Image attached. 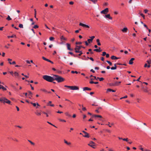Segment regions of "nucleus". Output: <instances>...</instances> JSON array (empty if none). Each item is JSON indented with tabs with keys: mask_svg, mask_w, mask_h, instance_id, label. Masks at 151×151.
<instances>
[{
	"mask_svg": "<svg viewBox=\"0 0 151 151\" xmlns=\"http://www.w3.org/2000/svg\"><path fill=\"white\" fill-rule=\"evenodd\" d=\"M13 75H14V76H15V77H19V73L16 72H14V73Z\"/></svg>",
	"mask_w": 151,
	"mask_h": 151,
	"instance_id": "nucleus-13",
	"label": "nucleus"
},
{
	"mask_svg": "<svg viewBox=\"0 0 151 151\" xmlns=\"http://www.w3.org/2000/svg\"><path fill=\"white\" fill-rule=\"evenodd\" d=\"M148 12V10L147 9H145L144 10V12L145 13H147Z\"/></svg>",
	"mask_w": 151,
	"mask_h": 151,
	"instance_id": "nucleus-49",
	"label": "nucleus"
},
{
	"mask_svg": "<svg viewBox=\"0 0 151 151\" xmlns=\"http://www.w3.org/2000/svg\"><path fill=\"white\" fill-rule=\"evenodd\" d=\"M7 60L9 61V63L10 62H11V61L12 60V59L10 58H8Z\"/></svg>",
	"mask_w": 151,
	"mask_h": 151,
	"instance_id": "nucleus-44",
	"label": "nucleus"
},
{
	"mask_svg": "<svg viewBox=\"0 0 151 151\" xmlns=\"http://www.w3.org/2000/svg\"><path fill=\"white\" fill-rule=\"evenodd\" d=\"M93 116L95 117H99L100 118H102V116L101 115H93Z\"/></svg>",
	"mask_w": 151,
	"mask_h": 151,
	"instance_id": "nucleus-23",
	"label": "nucleus"
},
{
	"mask_svg": "<svg viewBox=\"0 0 151 151\" xmlns=\"http://www.w3.org/2000/svg\"><path fill=\"white\" fill-rule=\"evenodd\" d=\"M35 114L37 116H40L41 115V113L40 112H39L38 111H37L35 113Z\"/></svg>",
	"mask_w": 151,
	"mask_h": 151,
	"instance_id": "nucleus-25",
	"label": "nucleus"
},
{
	"mask_svg": "<svg viewBox=\"0 0 151 151\" xmlns=\"http://www.w3.org/2000/svg\"><path fill=\"white\" fill-rule=\"evenodd\" d=\"M88 42L89 43H90L91 42H92V39H88Z\"/></svg>",
	"mask_w": 151,
	"mask_h": 151,
	"instance_id": "nucleus-39",
	"label": "nucleus"
},
{
	"mask_svg": "<svg viewBox=\"0 0 151 151\" xmlns=\"http://www.w3.org/2000/svg\"><path fill=\"white\" fill-rule=\"evenodd\" d=\"M11 38H13L14 37H15V38L16 37V35H12L11 36Z\"/></svg>",
	"mask_w": 151,
	"mask_h": 151,
	"instance_id": "nucleus-43",
	"label": "nucleus"
},
{
	"mask_svg": "<svg viewBox=\"0 0 151 151\" xmlns=\"http://www.w3.org/2000/svg\"><path fill=\"white\" fill-rule=\"evenodd\" d=\"M88 145L93 148H95L96 144L94 142L92 141H90L89 143L88 144Z\"/></svg>",
	"mask_w": 151,
	"mask_h": 151,
	"instance_id": "nucleus-4",
	"label": "nucleus"
},
{
	"mask_svg": "<svg viewBox=\"0 0 151 151\" xmlns=\"http://www.w3.org/2000/svg\"><path fill=\"white\" fill-rule=\"evenodd\" d=\"M96 42L97 43V45H98L100 46L101 45V43L100 42V40L99 39H98L96 40Z\"/></svg>",
	"mask_w": 151,
	"mask_h": 151,
	"instance_id": "nucleus-22",
	"label": "nucleus"
},
{
	"mask_svg": "<svg viewBox=\"0 0 151 151\" xmlns=\"http://www.w3.org/2000/svg\"><path fill=\"white\" fill-rule=\"evenodd\" d=\"M68 53H69V54H70V55H73V56H74V57H75V55H74L73 54V53L72 52H68Z\"/></svg>",
	"mask_w": 151,
	"mask_h": 151,
	"instance_id": "nucleus-45",
	"label": "nucleus"
},
{
	"mask_svg": "<svg viewBox=\"0 0 151 151\" xmlns=\"http://www.w3.org/2000/svg\"><path fill=\"white\" fill-rule=\"evenodd\" d=\"M82 46H76V47L75 48V52L76 53H78L80 51V49H81Z\"/></svg>",
	"mask_w": 151,
	"mask_h": 151,
	"instance_id": "nucleus-6",
	"label": "nucleus"
},
{
	"mask_svg": "<svg viewBox=\"0 0 151 151\" xmlns=\"http://www.w3.org/2000/svg\"><path fill=\"white\" fill-rule=\"evenodd\" d=\"M85 135L84 136H83V137H86L88 138L89 137V136H88V134L87 132L86 134H85Z\"/></svg>",
	"mask_w": 151,
	"mask_h": 151,
	"instance_id": "nucleus-28",
	"label": "nucleus"
},
{
	"mask_svg": "<svg viewBox=\"0 0 151 151\" xmlns=\"http://www.w3.org/2000/svg\"><path fill=\"white\" fill-rule=\"evenodd\" d=\"M144 151H151V150H150L145 149L144 150Z\"/></svg>",
	"mask_w": 151,
	"mask_h": 151,
	"instance_id": "nucleus-63",
	"label": "nucleus"
},
{
	"mask_svg": "<svg viewBox=\"0 0 151 151\" xmlns=\"http://www.w3.org/2000/svg\"><path fill=\"white\" fill-rule=\"evenodd\" d=\"M106 57L107 58H109V54H106Z\"/></svg>",
	"mask_w": 151,
	"mask_h": 151,
	"instance_id": "nucleus-56",
	"label": "nucleus"
},
{
	"mask_svg": "<svg viewBox=\"0 0 151 151\" xmlns=\"http://www.w3.org/2000/svg\"><path fill=\"white\" fill-rule=\"evenodd\" d=\"M104 17L106 18H108L110 19H112V17L110 16V14H107V15H106Z\"/></svg>",
	"mask_w": 151,
	"mask_h": 151,
	"instance_id": "nucleus-10",
	"label": "nucleus"
},
{
	"mask_svg": "<svg viewBox=\"0 0 151 151\" xmlns=\"http://www.w3.org/2000/svg\"><path fill=\"white\" fill-rule=\"evenodd\" d=\"M0 101L4 104L6 103L11 105V101L4 97L2 96L0 97Z\"/></svg>",
	"mask_w": 151,
	"mask_h": 151,
	"instance_id": "nucleus-2",
	"label": "nucleus"
},
{
	"mask_svg": "<svg viewBox=\"0 0 151 151\" xmlns=\"http://www.w3.org/2000/svg\"><path fill=\"white\" fill-rule=\"evenodd\" d=\"M109 12V9L108 8H106L104 10L101 12L102 14H106Z\"/></svg>",
	"mask_w": 151,
	"mask_h": 151,
	"instance_id": "nucleus-7",
	"label": "nucleus"
},
{
	"mask_svg": "<svg viewBox=\"0 0 151 151\" xmlns=\"http://www.w3.org/2000/svg\"><path fill=\"white\" fill-rule=\"evenodd\" d=\"M91 71L93 73H95V71L94 70H93V69H92L91 70Z\"/></svg>",
	"mask_w": 151,
	"mask_h": 151,
	"instance_id": "nucleus-64",
	"label": "nucleus"
},
{
	"mask_svg": "<svg viewBox=\"0 0 151 151\" xmlns=\"http://www.w3.org/2000/svg\"><path fill=\"white\" fill-rule=\"evenodd\" d=\"M106 52H102V55L103 56H105L106 55Z\"/></svg>",
	"mask_w": 151,
	"mask_h": 151,
	"instance_id": "nucleus-46",
	"label": "nucleus"
},
{
	"mask_svg": "<svg viewBox=\"0 0 151 151\" xmlns=\"http://www.w3.org/2000/svg\"><path fill=\"white\" fill-rule=\"evenodd\" d=\"M26 63L28 64H30V61H29L28 60H26Z\"/></svg>",
	"mask_w": 151,
	"mask_h": 151,
	"instance_id": "nucleus-54",
	"label": "nucleus"
},
{
	"mask_svg": "<svg viewBox=\"0 0 151 151\" xmlns=\"http://www.w3.org/2000/svg\"><path fill=\"white\" fill-rule=\"evenodd\" d=\"M79 25L80 26H82L83 27H86V28H89L90 27L88 25L84 24L82 23H81V22L79 23Z\"/></svg>",
	"mask_w": 151,
	"mask_h": 151,
	"instance_id": "nucleus-8",
	"label": "nucleus"
},
{
	"mask_svg": "<svg viewBox=\"0 0 151 151\" xmlns=\"http://www.w3.org/2000/svg\"><path fill=\"white\" fill-rule=\"evenodd\" d=\"M67 46L68 49L70 50H72L73 49L70 48V45L69 44L67 43Z\"/></svg>",
	"mask_w": 151,
	"mask_h": 151,
	"instance_id": "nucleus-12",
	"label": "nucleus"
},
{
	"mask_svg": "<svg viewBox=\"0 0 151 151\" xmlns=\"http://www.w3.org/2000/svg\"><path fill=\"white\" fill-rule=\"evenodd\" d=\"M114 13L115 14H118V12L117 11H115L114 12Z\"/></svg>",
	"mask_w": 151,
	"mask_h": 151,
	"instance_id": "nucleus-59",
	"label": "nucleus"
},
{
	"mask_svg": "<svg viewBox=\"0 0 151 151\" xmlns=\"http://www.w3.org/2000/svg\"><path fill=\"white\" fill-rule=\"evenodd\" d=\"M6 19H7V20H12V19L10 18V17L8 15L7 17V18Z\"/></svg>",
	"mask_w": 151,
	"mask_h": 151,
	"instance_id": "nucleus-29",
	"label": "nucleus"
},
{
	"mask_svg": "<svg viewBox=\"0 0 151 151\" xmlns=\"http://www.w3.org/2000/svg\"><path fill=\"white\" fill-rule=\"evenodd\" d=\"M71 73H78V72L77 71H71Z\"/></svg>",
	"mask_w": 151,
	"mask_h": 151,
	"instance_id": "nucleus-38",
	"label": "nucleus"
},
{
	"mask_svg": "<svg viewBox=\"0 0 151 151\" xmlns=\"http://www.w3.org/2000/svg\"><path fill=\"white\" fill-rule=\"evenodd\" d=\"M67 88H69L72 90H78L79 88L77 86H67Z\"/></svg>",
	"mask_w": 151,
	"mask_h": 151,
	"instance_id": "nucleus-5",
	"label": "nucleus"
},
{
	"mask_svg": "<svg viewBox=\"0 0 151 151\" xmlns=\"http://www.w3.org/2000/svg\"><path fill=\"white\" fill-rule=\"evenodd\" d=\"M90 37L91 38V39H92V40H93V39L95 38V36H93L92 37Z\"/></svg>",
	"mask_w": 151,
	"mask_h": 151,
	"instance_id": "nucleus-50",
	"label": "nucleus"
},
{
	"mask_svg": "<svg viewBox=\"0 0 151 151\" xmlns=\"http://www.w3.org/2000/svg\"><path fill=\"white\" fill-rule=\"evenodd\" d=\"M30 104H32L33 106L34 107H36V105H37V106L36 107V108H38V106H40V105L38 104V103H37L36 104L35 103H33L32 102H30Z\"/></svg>",
	"mask_w": 151,
	"mask_h": 151,
	"instance_id": "nucleus-9",
	"label": "nucleus"
},
{
	"mask_svg": "<svg viewBox=\"0 0 151 151\" xmlns=\"http://www.w3.org/2000/svg\"><path fill=\"white\" fill-rule=\"evenodd\" d=\"M12 139L14 141H16V142H18V140L17 139H16V138H12Z\"/></svg>",
	"mask_w": 151,
	"mask_h": 151,
	"instance_id": "nucleus-41",
	"label": "nucleus"
},
{
	"mask_svg": "<svg viewBox=\"0 0 151 151\" xmlns=\"http://www.w3.org/2000/svg\"><path fill=\"white\" fill-rule=\"evenodd\" d=\"M106 62L109 64L110 65H112V63L109 61L107 60Z\"/></svg>",
	"mask_w": 151,
	"mask_h": 151,
	"instance_id": "nucleus-33",
	"label": "nucleus"
},
{
	"mask_svg": "<svg viewBox=\"0 0 151 151\" xmlns=\"http://www.w3.org/2000/svg\"><path fill=\"white\" fill-rule=\"evenodd\" d=\"M111 70H115L116 68L115 67H112L111 68Z\"/></svg>",
	"mask_w": 151,
	"mask_h": 151,
	"instance_id": "nucleus-42",
	"label": "nucleus"
},
{
	"mask_svg": "<svg viewBox=\"0 0 151 151\" xmlns=\"http://www.w3.org/2000/svg\"><path fill=\"white\" fill-rule=\"evenodd\" d=\"M108 151H113V150L112 148H110L108 149Z\"/></svg>",
	"mask_w": 151,
	"mask_h": 151,
	"instance_id": "nucleus-52",
	"label": "nucleus"
},
{
	"mask_svg": "<svg viewBox=\"0 0 151 151\" xmlns=\"http://www.w3.org/2000/svg\"><path fill=\"white\" fill-rule=\"evenodd\" d=\"M42 58L44 60H46V61H47L48 62H51V61H50V60L47 59L46 58H45V57H42Z\"/></svg>",
	"mask_w": 151,
	"mask_h": 151,
	"instance_id": "nucleus-19",
	"label": "nucleus"
},
{
	"mask_svg": "<svg viewBox=\"0 0 151 151\" xmlns=\"http://www.w3.org/2000/svg\"><path fill=\"white\" fill-rule=\"evenodd\" d=\"M97 78H98V79L99 80V81H102L103 80H104V78H99V77H97Z\"/></svg>",
	"mask_w": 151,
	"mask_h": 151,
	"instance_id": "nucleus-27",
	"label": "nucleus"
},
{
	"mask_svg": "<svg viewBox=\"0 0 151 151\" xmlns=\"http://www.w3.org/2000/svg\"><path fill=\"white\" fill-rule=\"evenodd\" d=\"M42 78L44 79L49 82H52L54 81V76L52 77L47 75H44Z\"/></svg>",
	"mask_w": 151,
	"mask_h": 151,
	"instance_id": "nucleus-1",
	"label": "nucleus"
},
{
	"mask_svg": "<svg viewBox=\"0 0 151 151\" xmlns=\"http://www.w3.org/2000/svg\"><path fill=\"white\" fill-rule=\"evenodd\" d=\"M39 27L38 25H35L33 27V28H34V29H36V28H38Z\"/></svg>",
	"mask_w": 151,
	"mask_h": 151,
	"instance_id": "nucleus-30",
	"label": "nucleus"
},
{
	"mask_svg": "<svg viewBox=\"0 0 151 151\" xmlns=\"http://www.w3.org/2000/svg\"><path fill=\"white\" fill-rule=\"evenodd\" d=\"M128 30V29L127 27H124L122 29V30L123 32H126Z\"/></svg>",
	"mask_w": 151,
	"mask_h": 151,
	"instance_id": "nucleus-15",
	"label": "nucleus"
},
{
	"mask_svg": "<svg viewBox=\"0 0 151 151\" xmlns=\"http://www.w3.org/2000/svg\"><path fill=\"white\" fill-rule=\"evenodd\" d=\"M133 63V61H132L131 60H130L129 61V64L130 65H132Z\"/></svg>",
	"mask_w": 151,
	"mask_h": 151,
	"instance_id": "nucleus-36",
	"label": "nucleus"
},
{
	"mask_svg": "<svg viewBox=\"0 0 151 151\" xmlns=\"http://www.w3.org/2000/svg\"><path fill=\"white\" fill-rule=\"evenodd\" d=\"M82 110L84 111H86V109L85 107H83L82 108Z\"/></svg>",
	"mask_w": 151,
	"mask_h": 151,
	"instance_id": "nucleus-57",
	"label": "nucleus"
},
{
	"mask_svg": "<svg viewBox=\"0 0 151 151\" xmlns=\"http://www.w3.org/2000/svg\"><path fill=\"white\" fill-rule=\"evenodd\" d=\"M121 83V82H116L114 84V86H118V85L120 83Z\"/></svg>",
	"mask_w": 151,
	"mask_h": 151,
	"instance_id": "nucleus-24",
	"label": "nucleus"
},
{
	"mask_svg": "<svg viewBox=\"0 0 151 151\" xmlns=\"http://www.w3.org/2000/svg\"><path fill=\"white\" fill-rule=\"evenodd\" d=\"M73 3H74V2L73 1H70L69 2V4H73Z\"/></svg>",
	"mask_w": 151,
	"mask_h": 151,
	"instance_id": "nucleus-61",
	"label": "nucleus"
},
{
	"mask_svg": "<svg viewBox=\"0 0 151 151\" xmlns=\"http://www.w3.org/2000/svg\"><path fill=\"white\" fill-rule=\"evenodd\" d=\"M58 119L60 122H66V121L65 120L62 119L60 118H58Z\"/></svg>",
	"mask_w": 151,
	"mask_h": 151,
	"instance_id": "nucleus-18",
	"label": "nucleus"
},
{
	"mask_svg": "<svg viewBox=\"0 0 151 151\" xmlns=\"http://www.w3.org/2000/svg\"><path fill=\"white\" fill-rule=\"evenodd\" d=\"M89 58L90 59V60H92V61H93L94 60L93 58L91 57V58Z\"/></svg>",
	"mask_w": 151,
	"mask_h": 151,
	"instance_id": "nucleus-62",
	"label": "nucleus"
},
{
	"mask_svg": "<svg viewBox=\"0 0 151 151\" xmlns=\"http://www.w3.org/2000/svg\"><path fill=\"white\" fill-rule=\"evenodd\" d=\"M61 41H62L61 42H60V44H62L63 43V41L64 40H65V37H64L63 36H61L60 37Z\"/></svg>",
	"mask_w": 151,
	"mask_h": 151,
	"instance_id": "nucleus-11",
	"label": "nucleus"
},
{
	"mask_svg": "<svg viewBox=\"0 0 151 151\" xmlns=\"http://www.w3.org/2000/svg\"><path fill=\"white\" fill-rule=\"evenodd\" d=\"M56 112L57 113H59V114H61V113H63V112L62 111H57Z\"/></svg>",
	"mask_w": 151,
	"mask_h": 151,
	"instance_id": "nucleus-51",
	"label": "nucleus"
},
{
	"mask_svg": "<svg viewBox=\"0 0 151 151\" xmlns=\"http://www.w3.org/2000/svg\"><path fill=\"white\" fill-rule=\"evenodd\" d=\"M122 140L124 141H125L127 142L128 140V139L127 138H124L122 139Z\"/></svg>",
	"mask_w": 151,
	"mask_h": 151,
	"instance_id": "nucleus-40",
	"label": "nucleus"
},
{
	"mask_svg": "<svg viewBox=\"0 0 151 151\" xmlns=\"http://www.w3.org/2000/svg\"><path fill=\"white\" fill-rule=\"evenodd\" d=\"M47 123H48L49 124L55 127H56V126H55L54 125L52 124H51V123L49 122H47Z\"/></svg>",
	"mask_w": 151,
	"mask_h": 151,
	"instance_id": "nucleus-47",
	"label": "nucleus"
},
{
	"mask_svg": "<svg viewBox=\"0 0 151 151\" xmlns=\"http://www.w3.org/2000/svg\"><path fill=\"white\" fill-rule=\"evenodd\" d=\"M28 141L32 145H35V143L32 142V141L30 140H28Z\"/></svg>",
	"mask_w": 151,
	"mask_h": 151,
	"instance_id": "nucleus-34",
	"label": "nucleus"
},
{
	"mask_svg": "<svg viewBox=\"0 0 151 151\" xmlns=\"http://www.w3.org/2000/svg\"><path fill=\"white\" fill-rule=\"evenodd\" d=\"M56 80L58 82H61L63 81L64 79L63 78L57 75H54V81Z\"/></svg>",
	"mask_w": 151,
	"mask_h": 151,
	"instance_id": "nucleus-3",
	"label": "nucleus"
},
{
	"mask_svg": "<svg viewBox=\"0 0 151 151\" xmlns=\"http://www.w3.org/2000/svg\"><path fill=\"white\" fill-rule=\"evenodd\" d=\"M143 25H144V27H146L147 29H148V27H147V25L146 24H144Z\"/></svg>",
	"mask_w": 151,
	"mask_h": 151,
	"instance_id": "nucleus-53",
	"label": "nucleus"
},
{
	"mask_svg": "<svg viewBox=\"0 0 151 151\" xmlns=\"http://www.w3.org/2000/svg\"><path fill=\"white\" fill-rule=\"evenodd\" d=\"M9 64L10 65H14L16 64V62L15 61H13L12 62H10Z\"/></svg>",
	"mask_w": 151,
	"mask_h": 151,
	"instance_id": "nucleus-31",
	"label": "nucleus"
},
{
	"mask_svg": "<svg viewBox=\"0 0 151 151\" xmlns=\"http://www.w3.org/2000/svg\"><path fill=\"white\" fill-rule=\"evenodd\" d=\"M111 58L112 60L118 59L119 58L117 57L114 56L113 55L111 57Z\"/></svg>",
	"mask_w": 151,
	"mask_h": 151,
	"instance_id": "nucleus-14",
	"label": "nucleus"
},
{
	"mask_svg": "<svg viewBox=\"0 0 151 151\" xmlns=\"http://www.w3.org/2000/svg\"><path fill=\"white\" fill-rule=\"evenodd\" d=\"M140 15L143 17V19H145L144 15L142 13H140Z\"/></svg>",
	"mask_w": 151,
	"mask_h": 151,
	"instance_id": "nucleus-48",
	"label": "nucleus"
},
{
	"mask_svg": "<svg viewBox=\"0 0 151 151\" xmlns=\"http://www.w3.org/2000/svg\"><path fill=\"white\" fill-rule=\"evenodd\" d=\"M52 103V102L51 101H49V103H48V104H47V106H54V105L53 104H51Z\"/></svg>",
	"mask_w": 151,
	"mask_h": 151,
	"instance_id": "nucleus-20",
	"label": "nucleus"
},
{
	"mask_svg": "<svg viewBox=\"0 0 151 151\" xmlns=\"http://www.w3.org/2000/svg\"><path fill=\"white\" fill-rule=\"evenodd\" d=\"M54 38L53 37H50L49 38V40L50 41H52L54 40Z\"/></svg>",
	"mask_w": 151,
	"mask_h": 151,
	"instance_id": "nucleus-37",
	"label": "nucleus"
},
{
	"mask_svg": "<svg viewBox=\"0 0 151 151\" xmlns=\"http://www.w3.org/2000/svg\"><path fill=\"white\" fill-rule=\"evenodd\" d=\"M0 89H2L3 91H6L7 89L5 88L3 86L2 87V88H0Z\"/></svg>",
	"mask_w": 151,
	"mask_h": 151,
	"instance_id": "nucleus-26",
	"label": "nucleus"
},
{
	"mask_svg": "<svg viewBox=\"0 0 151 151\" xmlns=\"http://www.w3.org/2000/svg\"><path fill=\"white\" fill-rule=\"evenodd\" d=\"M100 48L99 47L98 49H96L94 50V51L97 52H100L101 51V50H100Z\"/></svg>",
	"mask_w": 151,
	"mask_h": 151,
	"instance_id": "nucleus-17",
	"label": "nucleus"
},
{
	"mask_svg": "<svg viewBox=\"0 0 151 151\" xmlns=\"http://www.w3.org/2000/svg\"><path fill=\"white\" fill-rule=\"evenodd\" d=\"M19 27L20 28H23V25L22 24H19Z\"/></svg>",
	"mask_w": 151,
	"mask_h": 151,
	"instance_id": "nucleus-32",
	"label": "nucleus"
},
{
	"mask_svg": "<svg viewBox=\"0 0 151 151\" xmlns=\"http://www.w3.org/2000/svg\"><path fill=\"white\" fill-rule=\"evenodd\" d=\"M107 91H109V92L112 91V92H114L116 91L115 90H112V89H109V88L107 90Z\"/></svg>",
	"mask_w": 151,
	"mask_h": 151,
	"instance_id": "nucleus-21",
	"label": "nucleus"
},
{
	"mask_svg": "<svg viewBox=\"0 0 151 151\" xmlns=\"http://www.w3.org/2000/svg\"><path fill=\"white\" fill-rule=\"evenodd\" d=\"M147 62L148 64H150L151 63V60L150 59L149 60H147Z\"/></svg>",
	"mask_w": 151,
	"mask_h": 151,
	"instance_id": "nucleus-35",
	"label": "nucleus"
},
{
	"mask_svg": "<svg viewBox=\"0 0 151 151\" xmlns=\"http://www.w3.org/2000/svg\"><path fill=\"white\" fill-rule=\"evenodd\" d=\"M9 73L12 74V76H13L14 73L12 71L10 72Z\"/></svg>",
	"mask_w": 151,
	"mask_h": 151,
	"instance_id": "nucleus-60",
	"label": "nucleus"
},
{
	"mask_svg": "<svg viewBox=\"0 0 151 151\" xmlns=\"http://www.w3.org/2000/svg\"><path fill=\"white\" fill-rule=\"evenodd\" d=\"M83 91L85 90H89L90 91L91 90V89L90 88H88L87 87H84L83 88Z\"/></svg>",
	"mask_w": 151,
	"mask_h": 151,
	"instance_id": "nucleus-16",
	"label": "nucleus"
},
{
	"mask_svg": "<svg viewBox=\"0 0 151 151\" xmlns=\"http://www.w3.org/2000/svg\"><path fill=\"white\" fill-rule=\"evenodd\" d=\"M144 91L145 92H148V91L147 90V88H146V89L144 90Z\"/></svg>",
	"mask_w": 151,
	"mask_h": 151,
	"instance_id": "nucleus-58",
	"label": "nucleus"
},
{
	"mask_svg": "<svg viewBox=\"0 0 151 151\" xmlns=\"http://www.w3.org/2000/svg\"><path fill=\"white\" fill-rule=\"evenodd\" d=\"M76 44H82V42H76Z\"/></svg>",
	"mask_w": 151,
	"mask_h": 151,
	"instance_id": "nucleus-55",
	"label": "nucleus"
}]
</instances>
